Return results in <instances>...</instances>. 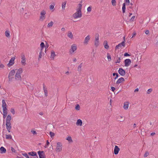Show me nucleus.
<instances>
[{
	"mask_svg": "<svg viewBox=\"0 0 158 158\" xmlns=\"http://www.w3.org/2000/svg\"><path fill=\"white\" fill-rule=\"evenodd\" d=\"M82 4L79 3L78 5V7L77 9L76 12L73 15V17L75 19L81 18L82 16L81 9Z\"/></svg>",
	"mask_w": 158,
	"mask_h": 158,
	"instance_id": "f257e3e1",
	"label": "nucleus"
},
{
	"mask_svg": "<svg viewBox=\"0 0 158 158\" xmlns=\"http://www.w3.org/2000/svg\"><path fill=\"white\" fill-rule=\"evenodd\" d=\"M11 119V117L10 115H8L6 118V128L9 132H10V130L11 128V126L10 120Z\"/></svg>",
	"mask_w": 158,
	"mask_h": 158,
	"instance_id": "f03ea898",
	"label": "nucleus"
},
{
	"mask_svg": "<svg viewBox=\"0 0 158 158\" xmlns=\"http://www.w3.org/2000/svg\"><path fill=\"white\" fill-rule=\"evenodd\" d=\"M77 49V45L75 44H73L71 47V49L69 51L70 53L71 54L73 53Z\"/></svg>",
	"mask_w": 158,
	"mask_h": 158,
	"instance_id": "7ed1b4c3",
	"label": "nucleus"
},
{
	"mask_svg": "<svg viewBox=\"0 0 158 158\" xmlns=\"http://www.w3.org/2000/svg\"><path fill=\"white\" fill-rule=\"evenodd\" d=\"M21 63L22 65L25 66L26 64V59L24 54H22L21 56Z\"/></svg>",
	"mask_w": 158,
	"mask_h": 158,
	"instance_id": "20e7f679",
	"label": "nucleus"
},
{
	"mask_svg": "<svg viewBox=\"0 0 158 158\" xmlns=\"http://www.w3.org/2000/svg\"><path fill=\"white\" fill-rule=\"evenodd\" d=\"M99 35L98 34L95 35V39L94 40V45L96 47H98L99 44Z\"/></svg>",
	"mask_w": 158,
	"mask_h": 158,
	"instance_id": "39448f33",
	"label": "nucleus"
},
{
	"mask_svg": "<svg viewBox=\"0 0 158 158\" xmlns=\"http://www.w3.org/2000/svg\"><path fill=\"white\" fill-rule=\"evenodd\" d=\"M62 150V145L60 142H58L57 143L56 150L57 152H60Z\"/></svg>",
	"mask_w": 158,
	"mask_h": 158,
	"instance_id": "423d86ee",
	"label": "nucleus"
},
{
	"mask_svg": "<svg viewBox=\"0 0 158 158\" xmlns=\"http://www.w3.org/2000/svg\"><path fill=\"white\" fill-rule=\"evenodd\" d=\"M46 12L44 10H42L40 13V20L43 21L45 19Z\"/></svg>",
	"mask_w": 158,
	"mask_h": 158,
	"instance_id": "0eeeda50",
	"label": "nucleus"
},
{
	"mask_svg": "<svg viewBox=\"0 0 158 158\" xmlns=\"http://www.w3.org/2000/svg\"><path fill=\"white\" fill-rule=\"evenodd\" d=\"M15 59V57H13L11 58L9 61V63L7 64V65L8 67H10L14 64Z\"/></svg>",
	"mask_w": 158,
	"mask_h": 158,
	"instance_id": "6e6552de",
	"label": "nucleus"
},
{
	"mask_svg": "<svg viewBox=\"0 0 158 158\" xmlns=\"http://www.w3.org/2000/svg\"><path fill=\"white\" fill-rule=\"evenodd\" d=\"M125 66L128 67L130 65L131 63V60L130 59H127L124 60Z\"/></svg>",
	"mask_w": 158,
	"mask_h": 158,
	"instance_id": "1a4fd4ad",
	"label": "nucleus"
},
{
	"mask_svg": "<svg viewBox=\"0 0 158 158\" xmlns=\"http://www.w3.org/2000/svg\"><path fill=\"white\" fill-rule=\"evenodd\" d=\"M118 72L122 76H124L126 74L125 71L121 68H119V69Z\"/></svg>",
	"mask_w": 158,
	"mask_h": 158,
	"instance_id": "9d476101",
	"label": "nucleus"
},
{
	"mask_svg": "<svg viewBox=\"0 0 158 158\" xmlns=\"http://www.w3.org/2000/svg\"><path fill=\"white\" fill-rule=\"evenodd\" d=\"M38 153L39 156L40 158H45V155L43 151H39L38 152Z\"/></svg>",
	"mask_w": 158,
	"mask_h": 158,
	"instance_id": "9b49d317",
	"label": "nucleus"
},
{
	"mask_svg": "<svg viewBox=\"0 0 158 158\" xmlns=\"http://www.w3.org/2000/svg\"><path fill=\"white\" fill-rule=\"evenodd\" d=\"M125 40H124V41L122 42L121 43L118 44V45H116L115 47L116 49H117L119 48H121L122 46L125 47Z\"/></svg>",
	"mask_w": 158,
	"mask_h": 158,
	"instance_id": "f8f14e48",
	"label": "nucleus"
},
{
	"mask_svg": "<svg viewBox=\"0 0 158 158\" xmlns=\"http://www.w3.org/2000/svg\"><path fill=\"white\" fill-rule=\"evenodd\" d=\"M2 107L3 108V110H7V105L5 102V100L3 99L2 100Z\"/></svg>",
	"mask_w": 158,
	"mask_h": 158,
	"instance_id": "ddd939ff",
	"label": "nucleus"
},
{
	"mask_svg": "<svg viewBox=\"0 0 158 158\" xmlns=\"http://www.w3.org/2000/svg\"><path fill=\"white\" fill-rule=\"evenodd\" d=\"M90 37L89 35H88L87 36H86L85 37L84 42V44H88V42L90 39Z\"/></svg>",
	"mask_w": 158,
	"mask_h": 158,
	"instance_id": "4468645a",
	"label": "nucleus"
},
{
	"mask_svg": "<svg viewBox=\"0 0 158 158\" xmlns=\"http://www.w3.org/2000/svg\"><path fill=\"white\" fill-rule=\"evenodd\" d=\"M120 149L117 146L115 145L114 147V154L115 155L117 154L119 151Z\"/></svg>",
	"mask_w": 158,
	"mask_h": 158,
	"instance_id": "2eb2a0df",
	"label": "nucleus"
},
{
	"mask_svg": "<svg viewBox=\"0 0 158 158\" xmlns=\"http://www.w3.org/2000/svg\"><path fill=\"white\" fill-rule=\"evenodd\" d=\"M15 72V71L14 69H13L10 72L8 76V77L9 79H10V77L14 75Z\"/></svg>",
	"mask_w": 158,
	"mask_h": 158,
	"instance_id": "dca6fc26",
	"label": "nucleus"
},
{
	"mask_svg": "<svg viewBox=\"0 0 158 158\" xmlns=\"http://www.w3.org/2000/svg\"><path fill=\"white\" fill-rule=\"evenodd\" d=\"M56 56V55L55 52L53 51H52L51 52V54L50 56L51 59L52 60H53Z\"/></svg>",
	"mask_w": 158,
	"mask_h": 158,
	"instance_id": "f3484780",
	"label": "nucleus"
},
{
	"mask_svg": "<svg viewBox=\"0 0 158 158\" xmlns=\"http://www.w3.org/2000/svg\"><path fill=\"white\" fill-rule=\"evenodd\" d=\"M124 79L123 78L121 77L118 79V80L117 81L116 83L117 84H119L122 82L124 81Z\"/></svg>",
	"mask_w": 158,
	"mask_h": 158,
	"instance_id": "a211bd4d",
	"label": "nucleus"
},
{
	"mask_svg": "<svg viewBox=\"0 0 158 158\" xmlns=\"http://www.w3.org/2000/svg\"><path fill=\"white\" fill-rule=\"evenodd\" d=\"M6 150L3 147H1L0 148V152L1 154L5 153L6 152Z\"/></svg>",
	"mask_w": 158,
	"mask_h": 158,
	"instance_id": "6ab92c4d",
	"label": "nucleus"
},
{
	"mask_svg": "<svg viewBox=\"0 0 158 158\" xmlns=\"http://www.w3.org/2000/svg\"><path fill=\"white\" fill-rule=\"evenodd\" d=\"M21 74H20L17 73H16L15 75V78L17 80H20L21 79Z\"/></svg>",
	"mask_w": 158,
	"mask_h": 158,
	"instance_id": "aec40b11",
	"label": "nucleus"
},
{
	"mask_svg": "<svg viewBox=\"0 0 158 158\" xmlns=\"http://www.w3.org/2000/svg\"><path fill=\"white\" fill-rule=\"evenodd\" d=\"M103 45H104V48L106 49H108L109 48V46L108 44L107 41L106 40L104 41L103 42Z\"/></svg>",
	"mask_w": 158,
	"mask_h": 158,
	"instance_id": "412c9836",
	"label": "nucleus"
},
{
	"mask_svg": "<svg viewBox=\"0 0 158 158\" xmlns=\"http://www.w3.org/2000/svg\"><path fill=\"white\" fill-rule=\"evenodd\" d=\"M129 102H125L124 104L123 108L125 110H127L128 107Z\"/></svg>",
	"mask_w": 158,
	"mask_h": 158,
	"instance_id": "4be33fe9",
	"label": "nucleus"
},
{
	"mask_svg": "<svg viewBox=\"0 0 158 158\" xmlns=\"http://www.w3.org/2000/svg\"><path fill=\"white\" fill-rule=\"evenodd\" d=\"M67 36L69 38H70L71 39H73V35L71 31H69L68 34H67Z\"/></svg>",
	"mask_w": 158,
	"mask_h": 158,
	"instance_id": "5701e85b",
	"label": "nucleus"
},
{
	"mask_svg": "<svg viewBox=\"0 0 158 158\" xmlns=\"http://www.w3.org/2000/svg\"><path fill=\"white\" fill-rule=\"evenodd\" d=\"M82 121L80 119H78L77 120L76 125L77 126H81L82 125Z\"/></svg>",
	"mask_w": 158,
	"mask_h": 158,
	"instance_id": "b1692460",
	"label": "nucleus"
},
{
	"mask_svg": "<svg viewBox=\"0 0 158 158\" xmlns=\"http://www.w3.org/2000/svg\"><path fill=\"white\" fill-rule=\"evenodd\" d=\"M28 154L30 156H36L37 158V155L36 152H29L28 153Z\"/></svg>",
	"mask_w": 158,
	"mask_h": 158,
	"instance_id": "393cba45",
	"label": "nucleus"
},
{
	"mask_svg": "<svg viewBox=\"0 0 158 158\" xmlns=\"http://www.w3.org/2000/svg\"><path fill=\"white\" fill-rule=\"evenodd\" d=\"M66 1H64V2H62V8L63 10H64L65 9L66 4Z\"/></svg>",
	"mask_w": 158,
	"mask_h": 158,
	"instance_id": "a878e982",
	"label": "nucleus"
},
{
	"mask_svg": "<svg viewBox=\"0 0 158 158\" xmlns=\"http://www.w3.org/2000/svg\"><path fill=\"white\" fill-rule=\"evenodd\" d=\"M5 35L6 37L9 38L10 37V32L9 30H6L5 32Z\"/></svg>",
	"mask_w": 158,
	"mask_h": 158,
	"instance_id": "bb28decb",
	"label": "nucleus"
},
{
	"mask_svg": "<svg viewBox=\"0 0 158 158\" xmlns=\"http://www.w3.org/2000/svg\"><path fill=\"white\" fill-rule=\"evenodd\" d=\"M43 89L44 93V95L45 96L47 97L48 96V91L47 88H45V87L44 85L43 86Z\"/></svg>",
	"mask_w": 158,
	"mask_h": 158,
	"instance_id": "cd10ccee",
	"label": "nucleus"
},
{
	"mask_svg": "<svg viewBox=\"0 0 158 158\" xmlns=\"http://www.w3.org/2000/svg\"><path fill=\"white\" fill-rule=\"evenodd\" d=\"M116 60L115 61L116 63H118L119 64L120 63V60H121V56H117V57L116 58Z\"/></svg>",
	"mask_w": 158,
	"mask_h": 158,
	"instance_id": "c85d7f7f",
	"label": "nucleus"
},
{
	"mask_svg": "<svg viewBox=\"0 0 158 158\" xmlns=\"http://www.w3.org/2000/svg\"><path fill=\"white\" fill-rule=\"evenodd\" d=\"M7 110H3V118H5L7 115Z\"/></svg>",
	"mask_w": 158,
	"mask_h": 158,
	"instance_id": "c756f323",
	"label": "nucleus"
},
{
	"mask_svg": "<svg viewBox=\"0 0 158 158\" xmlns=\"http://www.w3.org/2000/svg\"><path fill=\"white\" fill-rule=\"evenodd\" d=\"M23 69L21 68H20L17 69L16 73L21 74L23 73Z\"/></svg>",
	"mask_w": 158,
	"mask_h": 158,
	"instance_id": "7c9ffc66",
	"label": "nucleus"
},
{
	"mask_svg": "<svg viewBox=\"0 0 158 158\" xmlns=\"http://www.w3.org/2000/svg\"><path fill=\"white\" fill-rule=\"evenodd\" d=\"M54 24V23L53 21H51L50 22L48 23L47 25V27L48 28H50L52 27Z\"/></svg>",
	"mask_w": 158,
	"mask_h": 158,
	"instance_id": "2f4dec72",
	"label": "nucleus"
},
{
	"mask_svg": "<svg viewBox=\"0 0 158 158\" xmlns=\"http://www.w3.org/2000/svg\"><path fill=\"white\" fill-rule=\"evenodd\" d=\"M66 139L69 142L71 143L73 142L72 138L70 136H68L66 138Z\"/></svg>",
	"mask_w": 158,
	"mask_h": 158,
	"instance_id": "473e14b6",
	"label": "nucleus"
},
{
	"mask_svg": "<svg viewBox=\"0 0 158 158\" xmlns=\"http://www.w3.org/2000/svg\"><path fill=\"white\" fill-rule=\"evenodd\" d=\"M125 5L126 4L125 3H123V4L122 12L123 13H124L125 12L126 9Z\"/></svg>",
	"mask_w": 158,
	"mask_h": 158,
	"instance_id": "72a5a7b5",
	"label": "nucleus"
},
{
	"mask_svg": "<svg viewBox=\"0 0 158 158\" xmlns=\"http://www.w3.org/2000/svg\"><path fill=\"white\" fill-rule=\"evenodd\" d=\"M6 138L7 139H11L12 138V137L10 135H6Z\"/></svg>",
	"mask_w": 158,
	"mask_h": 158,
	"instance_id": "f704fd0d",
	"label": "nucleus"
},
{
	"mask_svg": "<svg viewBox=\"0 0 158 158\" xmlns=\"http://www.w3.org/2000/svg\"><path fill=\"white\" fill-rule=\"evenodd\" d=\"M55 6V3H53L51 5L49 6V8L51 10H52L54 8V6Z\"/></svg>",
	"mask_w": 158,
	"mask_h": 158,
	"instance_id": "c9c22d12",
	"label": "nucleus"
},
{
	"mask_svg": "<svg viewBox=\"0 0 158 158\" xmlns=\"http://www.w3.org/2000/svg\"><path fill=\"white\" fill-rule=\"evenodd\" d=\"M111 3L112 6H114L116 5V1L115 0H111Z\"/></svg>",
	"mask_w": 158,
	"mask_h": 158,
	"instance_id": "e433bc0d",
	"label": "nucleus"
},
{
	"mask_svg": "<svg viewBox=\"0 0 158 158\" xmlns=\"http://www.w3.org/2000/svg\"><path fill=\"white\" fill-rule=\"evenodd\" d=\"M82 66V64L81 63L78 66L77 68V70L80 71L81 70V68Z\"/></svg>",
	"mask_w": 158,
	"mask_h": 158,
	"instance_id": "4c0bfd02",
	"label": "nucleus"
},
{
	"mask_svg": "<svg viewBox=\"0 0 158 158\" xmlns=\"http://www.w3.org/2000/svg\"><path fill=\"white\" fill-rule=\"evenodd\" d=\"M22 154L25 156L26 158H29V156H28V155L27 153H26L24 152H23L22 153Z\"/></svg>",
	"mask_w": 158,
	"mask_h": 158,
	"instance_id": "58836bf2",
	"label": "nucleus"
},
{
	"mask_svg": "<svg viewBox=\"0 0 158 158\" xmlns=\"http://www.w3.org/2000/svg\"><path fill=\"white\" fill-rule=\"evenodd\" d=\"M107 58L108 59V60L109 61H110L111 60V58L110 55L109 54L107 53Z\"/></svg>",
	"mask_w": 158,
	"mask_h": 158,
	"instance_id": "ea45409f",
	"label": "nucleus"
},
{
	"mask_svg": "<svg viewBox=\"0 0 158 158\" xmlns=\"http://www.w3.org/2000/svg\"><path fill=\"white\" fill-rule=\"evenodd\" d=\"M75 109H76V110H80V106L78 104H77L76 105V106L75 107Z\"/></svg>",
	"mask_w": 158,
	"mask_h": 158,
	"instance_id": "a19ab883",
	"label": "nucleus"
},
{
	"mask_svg": "<svg viewBox=\"0 0 158 158\" xmlns=\"http://www.w3.org/2000/svg\"><path fill=\"white\" fill-rule=\"evenodd\" d=\"M91 6H89L87 8V11L88 12H90L91 11Z\"/></svg>",
	"mask_w": 158,
	"mask_h": 158,
	"instance_id": "79ce46f5",
	"label": "nucleus"
},
{
	"mask_svg": "<svg viewBox=\"0 0 158 158\" xmlns=\"http://www.w3.org/2000/svg\"><path fill=\"white\" fill-rule=\"evenodd\" d=\"M40 48H44L45 47V44L44 43L41 42L40 44Z\"/></svg>",
	"mask_w": 158,
	"mask_h": 158,
	"instance_id": "37998d69",
	"label": "nucleus"
},
{
	"mask_svg": "<svg viewBox=\"0 0 158 158\" xmlns=\"http://www.w3.org/2000/svg\"><path fill=\"white\" fill-rule=\"evenodd\" d=\"M49 134H50V137L51 138H52V137H53L54 136V135H55L54 133V132H50Z\"/></svg>",
	"mask_w": 158,
	"mask_h": 158,
	"instance_id": "c03bdc74",
	"label": "nucleus"
},
{
	"mask_svg": "<svg viewBox=\"0 0 158 158\" xmlns=\"http://www.w3.org/2000/svg\"><path fill=\"white\" fill-rule=\"evenodd\" d=\"M10 112L11 113L13 114H15V110L14 108H11L10 109Z\"/></svg>",
	"mask_w": 158,
	"mask_h": 158,
	"instance_id": "a18cd8bd",
	"label": "nucleus"
},
{
	"mask_svg": "<svg viewBox=\"0 0 158 158\" xmlns=\"http://www.w3.org/2000/svg\"><path fill=\"white\" fill-rule=\"evenodd\" d=\"M11 150L13 153H15L16 152V151L15 150V149L13 148L12 147H11Z\"/></svg>",
	"mask_w": 158,
	"mask_h": 158,
	"instance_id": "49530a36",
	"label": "nucleus"
},
{
	"mask_svg": "<svg viewBox=\"0 0 158 158\" xmlns=\"http://www.w3.org/2000/svg\"><path fill=\"white\" fill-rule=\"evenodd\" d=\"M152 89L151 88L148 89L147 91V93L148 94H149L152 91Z\"/></svg>",
	"mask_w": 158,
	"mask_h": 158,
	"instance_id": "de8ad7c7",
	"label": "nucleus"
},
{
	"mask_svg": "<svg viewBox=\"0 0 158 158\" xmlns=\"http://www.w3.org/2000/svg\"><path fill=\"white\" fill-rule=\"evenodd\" d=\"M42 56V53L41 52H40L39 53V56L38 60H39L41 58Z\"/></svg>",
	"mask_w": 158,
	"mask_h": 158,
	"instance_id": "09e8293b",
	"label": "nucleus"
},
{
	"mask_svg": "<svg viewBox=\"0 0 158 158\" xmlns=\"http://www.w3.org/2000/svg\"><path fill=\"white\" fill-rule=\"evenodd\" d=\"M49 142L48 141V140H47V142H46V145H45V146H44V147L46 148H47L48 147V146L49 145Z\"/></svg>",
	"mask_w": 158,
	"mask_h": 158,
	"instance_id": "8fccbe9b",
	"label": "nucleus"
},
{
	"mask_svg": "<svg viewBox=\"0 0 158 158\" xmlns=\"http://www.w3.org/2000/svg\"><path fill=\"white\" fill-rule=\"evenodd\" d=\"M31 133L34 135H36L37 134L36 132L34 130H31Z\"/></svg>",
	"mask_w": 158,
	"mask_h": 158,
	"instance_id": "3c124183",
	"label": "nucleus"
},
{
	"mask_svg": "<svg viewBox=\"0 0 158 158\" xmlns=\"http://www.w3.org/2000/svg\"><path fill=\"white\" fill-rule=\"evenodd\" d=\"M149 153H148V152H146L144 155V157H146L149 155Z\"/></svg>",
	"mask_w": 158,
	"mask_h": 158,
	"instance_id": "603ef678",
	"label": "nucleus"
},
{
	"mask_svg": "<svg viewBox=\"0 0 158 158\" xmlns=\"http://www.w3.org/2000/svg\"><path fill=\"white\" fill-rule=\"evenodd\" d=\"M126 4L127 5H129L130 3L129 0H125Z\"/></svg>",
	"mask_w": 158,
	"mask_h": 158,
	"instance_id": "864d4df0",
	"label": "nucleus"
},
{
	"mask_svg": "<svg viewBox=\"0 0 158 158\" xmlns=\"http://www.w3.org/2000/svg\"><path fill=\"white\" fill-rule=\"evenodd\" d=\"M4 66V65L1 63V62L0 61V67L1 68H3Z\"/></svg>",
	"mask_w": 158,
	"mask_h": 158,
	"instance_id": "5fc2aeb1",
	"label": "nucleus"
},
{
	"mask_svg": "<svg viewBox=\"0 0 158 158\" xmlns=\"http://www.w3.org/2000/svg\"><path fill=\"white\" fill-rule=\"evenodd\" d=\"M135 18V16H133L130 19V21H133Z\"/></svg>",
	"mask_w": 158,
	"mask_h": 158,
	"instance_id": "6e6d98bb",
	"label": "nucleus"
},
{
	"mask_svg": "<svg viewBox=\"0 0 158 158\" xmlns=\"http://www.w3.org/2000/svg\"><path fill=\"white\" fill-rule=\"evenodd\" d=\"M124 56H130V55L128 54L127 53H125L124 54Z\"/></svg>",
	"mask_w": 158,
	"mask_h": 158,
	"instance_id": "4d7b16f0",
	"label": "nucleus"
},
{
	"mask_svg": "<svg viewBox=\"0 0 158 158\" xmlns=\"http://www.w3.org/2000/svg\"><path fill=\"white\" fill-rule=\"evenodd\" d=\"M111 90L114 92L115 89V88L113 87H111Z\"/></svg>",
	"mask_w": 158,
	"mask_h": 158,
	"instance_id": "13d9d810",
	"label": "nucleus"
},
{
	"mask_svg": "<svg viewBox=\"0 0 158 158\" xmlns=\"http://www.w3.org/2000/svg\"><path fill=\"white\" fill-rule=\"evenodd\" d=\"M136 35V33L135 32H133V35H132V37H131V38H132L134 37Z\"/></svg>",
	"mask_w": 158,
	"mask_h": 158,
	"instance_id": "bf43d9fd",
	"label": "nucleus"
},
{
	"mask_svg": "<svg viewBox=\"0 0 158 158\" xmlns=\"http://www.w3.org/2000/svg\"><path fill=\"white\" fill-rule=\"evenodd\" d=\"M145 33L148 35L149 33V31L148 30H146L145 31Z\"/></svg>",
	"mask_w": 158,
	"mask_h": 158,
	"instance_id": "052dcab7",
	"label": "nucleus"
},
{
	"mask_svg": "<svg viewBox=\"0 0 158 158\" xmlns=\"http://www.w3.org/2000/svg\"><path fill=\"white\" fill-rule=\"evenodd\" d=\"M116 77L114 78L115 80L116 79L118 78V73H116Z\"/></svg>",
	"mask_w": 158,
	"mask_h": 158,
	"instance_id": "680f3d73",
	"label": "nucleus"
},
{
	"mask_svg": "<svg viewBox=\"0 0 158 158\" xmlns=\"http://www.w3.org/2000/svg\"><path fill=\"white\" fill-rule=\"evenodd\" d=\"M61 30L63 31H65V29L64 27L62 28Z\"/></svg>",
	"mask_w": 158,
	"mask_h": 158,
	"instance_id": "e2e57ef3",
	"label": "nucleus"
},
{
	"mask_svg": "<svg viewBox=\"0 0 158 158\" xmlns=\"http://www.w3.org/2000/svg\"><path fill=\"white\" fill-rule=\"evenodd\" d=\"M139 91V89L138 88H136L134 92H138Z\"/></svg>",
	"mask_w": 158,
	"mask_h": 158,
	"instance_id": "0e129e2a",
	"label": "nucleus"
},
{
	"mask_svg": "<svg viewBox=\"0 0 158 158\" xmlns=\"http://www.w3.org/2000/svg\"><path fill=\"white\" fill-rule=\"evenodd\" d=\"M77 60L76 58H74L73 59V61L74 62H76Z\"/></svg>",
	"mask_w": 158,
	"mask_h": 158,
	"instance_id": "69168bd1",
	"label": "nucleus"
},
{
	"mask_svg": "<svg viewBox=\"0 0 158 158\" xmlns=\"http://www.w3.org/2000/svg\"><path fill=\"white\" fill-rule=\"evenodd\" d=\"M155 134V132H152L151 133V135H153Z\"/></svg>",
	"mask_w": 158,
	"mask_h": 158,
	"instance_id": "338daca9",
	"label": "nucleus"
},
{
	"mask_svg": "<svg viewBox=\"0 0 158 158\" xmlns=\"http://www.w3.org/2000/svg\"><path fill=\"white\" fill-rule=\"evenodd\" d=\"M65 73L66 74L68 75L69 74V72L68 71L66 72H65Z\"/></svg>",
	"mask_w": 158,
	"mask_h": 158,
	"instance_id": "774afa93",
	"label": "nucleus"
}]
</instances>
